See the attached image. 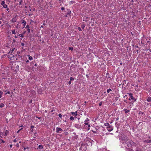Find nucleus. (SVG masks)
Instances as JSON below:
<instances>
[{
	"label": "nucleus",
	"instance_id": "56",
	"mask_svg": "<svg viewBox=\"0 0 151 151\" xmlns=\"http://www.w3.org/2000/svg\"><path fill=\"white\" fill-rule=\"evenodd\" d=\"M1 140L2 141V143H4L5 142L3 140Z\"/></svg>",
	"mask_w": 151,
	"mask_h": 151
},
{
	"label": "nucleus",
	"instance_id": "11",
	"mask_svg": "<svg viewBox=\"0 0 151 151\" xmlns=\"http://www.w3.org/2000/svg\"><path fill=\"white\" fill-rule=\"evenodd\" d=\"M124 111H125V114H127L130 111V110L129 109H124Z\"/></svg>",
	"mask_w": 151,
	"mask_h": 151
},
{
	"label": "nucleus",
	"instance_id": "1",
	"mask_svg": "<svg viewBox=\"0 0 151 151\" xmlns=\"http://www.w3.org/2000/svg\"><path fill=\"white\" fill-rule=\"evenodd\" d=\"M132 141L130 139H127L125 141V143L127 147H132L131 143Z\"/></svg>",
	"mask_w": 151,
	"mask_h": 151
},
{
	"label": "nucleus",
	"instance_id": "31",
	"mask_svg": "<svg viewBox=\"0 0 151 151\" xmlns=\"http://www.w3.org/2000/svg\"><path fill=\"white\" fill-rule=\"evenodd\" d=\"M73 48L72 47H69L68 48V49L69 50H73Z\"/></svg>",
	"mask_w": 151,
	"mask_h": 151
},
{
	"label": "nucleus",
	"instance_id": "3",
	"mask_svg": "<svg viewBox=\"0 0 151 151\" xmlns=\"http://www.w3.org/2000/svg\"><path fill=\"white\" fill-rule=\"evenodd\" d=\"M107 130L109 132H111L113 129V127L110 125L107 127Z\"/></svg>",
	"mask_w": 151,
	"mask_h": 151
},
{
	"label": "nucleus",
	"instance_id": "26",
	"mask_svg": "<svg viewBox=\"0 0 151 151\" xmlns=\"http://www.w3.org/2000/svg\"><path fill=\"white\" fill-rule=\"evenodd\" d=\"M85 25L84 24H83L81 25V27L82 29H84L85 27Z\"/></svg>",
	"mask_w": 151,
	"mask_h": 151
},
{
	"label": "nucleus",
	"instance_id": "27",
	"mask_svg": "<svg viewBox=\"0 0 151 151\" xmlns=\"http://www.w3.org/2000/svg\"><path fill=\"white\" fill-rule=\"evenodd\" d=\"M5 3V1H3L1 2V4L2 5H3Z\"/></svg>",
	"mask_w": 151,
	"mask_h": 151
},
{
	"label": "nucleus",
	"instance_id": "54",
	"mask_svg": "<svg viewBox=\"0 0 151 151\" xmlns=\"http://www.w3.org/2000/svg\"><path fill=\"white\" fill-rule=\"evenodd\" d=\"M14 37L15 38H17V36L16 35H15L14 36Z\"/></svg>",
	"mask_w": 151,
	"mask_h": 151
},
{
	"label": "nucleus",
	"instance_id": "12",
	"mask_svg": "<svg viewBox=\"0 0 151 151\" xmlns=\"http://www.w3.org/2000/svg\"><path fill=\"white\" fill-rule=\"evenodd\" d=\"M144 142L147 143H151V139H147L144 141Z\"/></svg>",
	"mask_w": 151,
	"mask_h": 151
},
{
	"label": "nucleus",
	"instance_id": "41",
	"mask_svg": "<svg viewBox=\"0 0 151 151\" xmlns=\"http://www.w3.org/2000/svg\"><path fill=\"white\" fill-rule=\"evenodd\" d=\"M21 45L22 46H24V44L23 43H22Z\"/></svg>",
	"mask_w": 151,
	"mask_h": 151
},
{
	"label": "nucleus",
	"instance_id": "9",
	"mask_svg": "<svg viewBox=\"0 0 151 151\" xmlns=\"http://www.w3.org/2000/svg\"><path fill=\"white\" fill-rule=\"evenodd\" d=\"M22 23L23 24V26L24 27L26 25V22L24 20H22Z\"/></svg>",
	"mask_w": 151,
	"mask_h": 151
},
{
	"label": "nucleus",
	"instance_id": "36",
	"mask_svg": "<svg viewBox=\"0 0 151 151\" xmlns=\"http://www.w3.org/2000/svg\"><path fill=\"white\" fill-rule=\"evenodd\" d=\"M84 124L85 125H87V126H88V125H90L89 124H88V123L86 122H84Z\"/></svg>",
	"mask_w": 151,
	"mask_h": 151
},
{
	"label": "nucleus",
	"instance_id": "52",
	"mask_svg": "<svg viewBox=\"0 0 151 151\" xmlns=\"http://www.w3.org/2000/svg\"><path fill=\"white\" fill-rule=\"evenodd\" d=\"M34 65L35 66H37V63H35Z\"/></svg>",
	"mask_w": 151,
	"mask_h": 151
},
{
	"label": "nucleus",
	"instance_id": "18",
	"mask_svg": "<svg viewBox=\"0 0 151 151\" xmlns=\"http://www.w3.org/2000/svg\"><path fill=\"white\" fill-rule=\"evenodd\" d=\"M12 34H15L16 32H15V29H14L13 30H12Z\"/></svg>",
	"mask_w": 151,
	"mask_h": 151
},
{
	"label": "nucleus",
	"instance_id": "48",
	"mask_svg": "<svg viewBox=\"0 0 151 151\" xmlns=\"http://www.w3.org/2000/svg\"><path fill=\"white\" fill-rule=\"evenodd\" d=\"M31 128H34V127L33 126H32L31 127Z\"/></svg>",
	"mask_w": 151,
	"mask_h": 151
},
{
	"label": "nucleus",
	"instance_id": "28",
	"mask_svg": "<svg viewBox=\"0 0 151 151\" xmlns=\"http://www.w3.org/2000/svg\"><path fill=\"white\" fill-rule=\"evenodd\" d=\"M136 151H142L139 148L137 147L136 148Z\"/></svg>",
	"mask_w": 151,
	"mask_h": 151
},
{
	"label": "nucleus",
	"instance_id": "49",
	"mask_svg": "<svg viewBox=\"0 0 151 151\" xmlns=\"http://www.w3.org/2000/svg\"><path fill=\"white\" fill-rule=\"evenodd\" d=\"M67 115H66V114H65V115H63V117H65V116H66L67 117Z\"/></svg>",
	"mask_w": 151,
	"mask_h": 151
},
{
	"label": "nucleus",
	"instance_id": "24",
	"mask_svg": "<svg viewBox=\"0 0 151 151\" xmlns=\"http://www.w3.org/2000/svg\"><path fill=\"white\" fill-rule=\"evenodd\" d=\"M70 119L71 120L73 121L74 120V118L73 116H71L70 117Z\"/></svg>",
	"mask_w": 151,
	"mask_h": 151
},
{
	"label": "nucleus",
	"instance_id": "6",
	"mask_svg": "<svg viewBox=\"0 0 151 151\" xmlns=\"http://www.w3.org/2000/svg\"><path fill=\"white\" fill-rule=\"evenodd\" d=\"M75 127L78 129H80L81 128V125L78 124H75Z\"/></svg>",
	"mask_w": 151,
	"mask_h": 151
},
{
	"label": "nucleus",
	"instance_id": "61",
	"mask_svg": "<svg viewBox=\"0 0 151 151\" xmlns=\"http://www.w3.org/2000/svg\"><path fill=\"white\" fill-rule=\"evenodd\" d=\"M26 148H25V147H24V151H25V150H26Z\"/></svg>",
	"mask_w": 151,
	"mask_h": 151
},
{
	"label": "nucleus",
	"instance_id": "45",
	"mask_svg": "<svg viewBox=\"0 0 151 151\" xmlns=\"http://www.w3.org/2000/svg\"><path fill=\"white\" fill-rule=\"evenodd\" d=\"M6 93L9 94H10V92L9 91H8Z\"/></svg>",
	"mask_w": 151,
	"mask_h": 151
},
{
	"label": "nucleus",
	"instance_id": "7",
	"mask_svg": "<svg viewBox=\"0 0 151 151\" xmlns=\"http://www.w3.org/2000/svg\"><path fill=\"white\" fill-rule=\"evenodd\" d=\"M70 114H71L73 116H76L77 115V111L75 112H71Z\"/></svg>",
	"mask_w": 151,
	"mask_h": 151
},
{
	"label": "nucleus",
	"instance_id": "39",
	"mask_svg": "<svg viewBox=\"0 0 151 151\" xmlns=\"http://www.w3.org/2000/svg\"><path fill=\"white\" fill-rule=\"evenodd\" d=\"M61 10L62 11L64 10H65V8L63 7H62L61 8Z\"/></svg>",
	"mask_w": 151,
	"mask_h": 151
},
{
	"label": "nucleus",
	"instance_id": "55",
	"mask_svg": "<svg viewBox=\"0 0 151 151\" xmlns=\"http://www.w3.org/2000/svg\"><path fill=\"white\" fill-rule=\"evenodd\" d=\"M20 130H18L17 132V133H19V132H20Z\"/></svg>",
	"mask_w": 151,
	"mask_h": 151
},
{
	"label": "nucleus",
	"instance_id": "2",
	"mask_svg": "<svg viewBox=\"0 0 151 151\" xmlns=\"http://www.w3.org/2000/svg\"><path fill=\"white\" fill-rule=\"evenodd\" d=\"M129 95L130 96V98L129 99V100H131V99L133 100L134 102L136 101V99L134 98L132 94L131 93H128Z\"/></svg>",
	"mask_w": 151,
	"mask_h": 151
},
{
	"label": "nucleus",
	"instance_id": "37",
	"mask_svg": "<svg viewBox=\"0 0 151 151\" xmlns=\"http://www.w3.org/2000/svg\"><path fill=\"white\" fill-rule=\"evenodd\" d=\"M22 0H21L19 2V5H20L22 4Z\"/></svg>",
	"mask_w": 151,
	"mask_h": 151
},
{
	"label": "nucleus",
	"instance_id": "19",
	"mask_svg": "<svg viewBox=\"0 0 151 151\" xmlns=\"http://www.w3.org/2000/svg\"><path fill=\"white\" fill-rule=\"evenodd\" d=\"M4 106V105L3 103H1L0 104V108H2Z\"/></svg>",
	"mask_w": 151,
	"mask_h": 151
},
{
	"label": "nucleus",
	"instance_id": "23",
	"mask_svg": "<svg viewBox=\"0 0 151 151\" xmlns=\"http://www.w3.org/2000/svg\"><path fill=\"white\" fill-rule=\"evenodd\" d=\"M3 7L4 8H6L7 7V5H6V4H4L3 5Z\"/></svg>",
	"mask_w": 151,
	"mask_h": 151
},
{
	"label": "nucleus",
	"instance_id": "42",
	"mask_svg": "<svg viewBox=\"0 0 151 151\" xmlns=\"http://www.w3.org/2000/svg\"><path fill=\"white\" fill-rule=\"evenodd\" d=\"M101 105H102V102H100L99 104V106H101Z\"/></svg>",
	"mask_w": 151,
	"mask_h": 151
},
{
	"label": "nucleus",
	"instance_id": "47",
	"mask_svg": "<svg viewBox=\"0 0 151 151\" xmlns=\"http://www.w3.org/2000/svg\"><path fill=\"white\" fill-rule=\"evenodd\" d=\"M68 84H69V85L70 84H71V81H70L68 82Z\"/></svg>",
	"mask_w": 151,
	"mask_h": 151
},
{
	"label": "nucleus",
	"instance_id": "14",
	"mask_svg": "<svg viewBox=\"0 0 151 151\" xmlns=\"http://www.w3.org/2000/svg\"><path fill=\"white\" fill-rule=\"evenodd\" d=\"M15 49V48H12V49H11V52H9V54L12 55V52H13L14 50Z\"/></svg>",
	"mask_w": 151,
	"mask_h": 151
},
{
	"label": "nucleus",
	"instance_id": "16",
	"mask_svg": "<svg viewBox=\"0 0 151 151\" xmlns=\"http://www.w3.org/2000/svg\"><path fill=\"white\" fill-rule=\"evenodd\" d=\"M37 136V132H35L34 133V138H35Z\"/></svg>",
	"mask_w": 151,
	"mask_h": 151
},
{
	"label": "nucleus",
	"instance_id": "17",
	"mask_svg": "<svg viewBox=\"0 0 151 151\" xmlns=\"http://www.w3.org/2000/svg\"><path fill=\"white\" fill-rule=\"evenodd\" d=\"M38 148L40 149H42L43 148V146L42 145H39L38 146Z\"/></svg>",
	"mask_w": 151,
	"mask_h": 151
},
{
	"label": "nucleus",
	"instance_id": "64",
	"mask_svg": "<svg viewBox=\"0 0 151 151\" xmlns=\"http://www.w3.org/2000/svg\"><path fill=\"white\" fill-rule=\"evenodd\" d=\"M23 129L22 128H21L20 129H19L20 131L21 130H22Z\"/></svg>",
	"mask_w": 151,
	"mask_h": 151
},
{
	"label": "nucleus",
	"instance_id": "30",
	"mask_svg": "<svg viewBox=\"0 0 151 151\" xmlns=\"http://www.w3.org/2000/svg\"><path fill=\"white\" fill-rule=\"evenodd\" d=\"M9 133V131H7V130H6V131L5 133V135H6L7 134H8Z\"/></svg>",
	"mask_w": 151,
	"mask_h": 151
},
{
	"label": "nucleus",
	"instance_id": "13",
	"mask_svg": "<svg viewBox=\"0 0 151 151\" xmlns=\"http://www.w3.org/2000/svg\"><path fill=\"white\" fill-rule=\"evenodd\" d=\"M16 20H17V19H16V18L15 17V18H13L11 20V21H12V22L13 23H14V22H16Z\"/></svg>",
	"mask_w": 151,
	"mask_h": 151
},
{
	"label": "nucleus",
	"instance_id": "22",
	"mask_svg": "<svg viewBox=\"0 0 151 151\" xmlns=\"http://www.w3.org/2000/svg\"><path fill=\"white\" fill-rule=\"evenodd\" d=\"M112 90L110 88H109V89H108L107 90V92L108 93H109Z\"/></svg>",
	"mask_w": 151,
	"mask_h": 151
},
{
	"label": "nucleus",
	"instance_id": "44",
	"mask_svg": "<svg viewBox=\"0 0 151 151\" xmlns=\"http://www.w3.org/2000/svg\"><path fill=\"white\" fill-rule=\"evenodd\" d=\"M16 146L17 147H19V144L18 143H17L16 144Z\"/></svg>",
	"mask_w": 151,
	"mask_h": 151
},
{
	"label": "nucleus",
	"instance_id": "50",
	"mask_svg": "<svg viewBox=\"0 0 151 151\" xmlns=\"http://www.w3.org/2000/svg\"><path fill=\"white\" fill-rule=\"evenodd\" d=\"M9 146H10V148H12V145H10Z\"/></svg>",
	"mask_w": 151,
	"mask_h": 151
},
{
	"label": "nucleus",
	"instance_id": "59",
	"mask_svg": "<svg viewBox=\"0 0 151 151\" xmlns=\"http://www.w3.org/2000/svg\"><path fill=\"white\" fill-rule=\"evenodd\" d=\"M26 63H27L29 62V60H27L26 61Z\"/></svg>",
	"mask_w": 151,
	"mask_h": 151
},
{
	"label": "nucleus",
	"instance_id": "62",
	"mask_svg": "<svg viewBox=\"0 0 151 151\" xmlns=\"http://www.w3.org/2000/svg\"><path fill=\"white\" fill-rule=\"evenodd\" d=\"M118 119H119V118H117L116 119V120L117 121L118 120Z\"/></svg>",
	"mask_w": 151,
	"mask_h": 151
},
{
	"label": "nucleus",
	"instance_id": "8",
	"mask_svg": "<svg viewBox=\"0 0 151 151\" xmlns=\"http://www.w3.org/2000/svg\"><path fill=\"white\" fill-rule=\"evenodd\" d=\"M67 10H68V12L67 13V14L69 15V16L71 17V11L69 9H68Z\"/></svg>",
	"mask_w": 151,
	"mask_h": 151
},
{
	"label": "nucleus",
	"instance_id": "58",
	"mask_svg": "<svg viewBox=\"0 0 151 151\" xmlns=\"http://www.w3.org/2000/svg\"><path fill=\"white\" fill-rule=\"evenodd\" d=\"M6 8V10L7 11H8V10H9V8H7H7Z\"/></svg>",
	"mask_w": 151,
	"mask_h": 151
},
{
	"label": "nucleus",
	"instance_id": "53",
	"mask_svg": "<svg viewBox=\"0 0 151 151\" xmlns=\"http://www.w3.org/2000/svg\"><path fill=\"white\" fill-rule=\"evenodd\" d=\"M13 142H17V140L15 139L13 140Z\"/></svg>",
	"mask_w": 151,
	"mask_h": 151
},
{
	"label": "nucleus",
	"instance_id": "34",
	"mask_svg": "<svg viewBox=\"0 0 151 151\" xmlns=\"http://www.w3.org/2000/svg\"><path fill=\"white\" fill-rule=\"evenodd\" d=\"M27 31L28 32V33H29L30 32V29L29 28L27 29Z\"/></svg>",
	"mask_w": 151,
	"mask_h": 151
},
{
	"label": "nucleus",
	"instance_id": "5",
	"mask_svg": "<svg viewBox=\"0 0 151 151\" xmlns=\"http://www.w3.org/2000/svg\"><path fill=\"white\" fill-rule=\"evenodd\" d=\"M91 127L90 125H88L87 126H84L83 127L84 129L87 130H89Z\"/></svg>",
	"mask_w": 151,
	"mask_h": 151
},
{
	"label": "nucleus",
	"instance_id": "10",
	"mask_svg": "<svg viewBox=\"0 0 151 151\" xmlns=\"http://www.w3.org/2000/svg\"><path fill=\"white\" fill-rule=\"evenodd\" d=\"M131 145H132V147H136L137 145V144L136 143H135L133 141H132V142L131 143Z\"/></svg>",
	"mask_w": 151,
	"mask_h": 151
},
{
	"label": "nucleus",
	"instance_id": "29",
	"mask_svg": "<svg viewBox=\"0 0 151 151\" xmlns=\"http://www.w3.org/2000/svg\"><path fill=\"white\" fill-rule=\"evenodd\" d=\"M74 78L72 77H71L70 78V81H73L74 80Z\"/></svg>",
	"mask_w": 151,
	"mask_h": 151
},
{
	"label": "nucleus",
	"instance_id": "38",
	"mask_svg": "<svg viewBox=\"0 0 151 151\" xmlns=\"http://www.w3.org/2000/svg\"><path fill=\"white\" fill-rule=\"evenodd\" d=\"M139 114H144L143 112H142L141 111H139Z\"/></svg>",
	"mask_w": 151,
	"mask_h": 151
},
{
	"label": "nucleus",
	"instance_id": "57",
	"mask_svg": "<svg viewBox=\"0 0 151 151\" xmlns=\"http://www.w3.org/2000/svg\"><path fill=\"white\" fill-rule=\"evenodd\" d=\"M92 131L94 133H96V131H93V130H92Z\"/></svg>",
	"mask_w": 151,
	"mask_h": 151
},
{
	"label": "nucleus",
	"instance_id": "63",
	"mask_svg": "<svg viewBox=\"0 0 151 151\" xmlns=\"http://www.w3.org/2000/svg\"><path fill=\"white\" fill-rule=\"evenodd\" d=\"M2 23V22L0 21V24Z\"/></svg>",
	"mask_w": 151,
	"mask_h": 151
},
{
	"label": "nucleus",
	"instance_id": "32",
	"mask_svg": "<svg viewBox=\"0 0 151 151\" xmlns=\"http://www.w3.org/2000/svg\"><path fill=\"white\" fill-rule=\"evenodd\" d=\"M89 121V119L88 118H87L85 120L84 122H87Z\"/></svg>",
	"mask_w": 151,
	"mask_h": 151
},
{
	"label": "nucleus",
	"instance_id": "40",
	"mask_svg": "<svg viewBox=\"0 0 151 151\" xmlns=\"http://www.w3.org/2000/svg\"><path fill=\"white\" fill-rule=\"evenodd\" d=\"M26 28H27V29H28V28H29V25H27L26 27Z\"/></svg>",
	"mask_w": 151,
	"mask_h": 151
},
{
	"label": "nucleus",
	"instance_id": "51",
	"mask_svg": "<svg viewBox=\"0 0 151 151\" xmlns=\"http://www.w3.org/2000/svg\"><path fill=\"white\" fill-rule=\"evenodd\" d=\"M37 118L38 119H39L40 120L41 119V118L40 117H37Z\"/></svg>",
	"mask_w": 151,
	"mask_h": 151
},
{
	"label": "nucleus",
	"instance_id": "35",
	"mask_svg": "<svg viewBox=\"0 0 151 151\" xmlns=\"http://www.w3.org/2000/svg\"><path fill=\"white\" fill-rule=\"evenodd\" d=\"M78 29L79 30V31H81L82 30L81 28L80 27H78Z\"/></svg>",
	"mask_w": 151,
	"mask_h": 151
},
{
	"label": "nucleus",
	"instance_id": "4",
	"mask_svg": "<svg viewBox=\"0 0 151 151\" xmlns=\"http://www.w3.org/2000/svg\"><path fill=\"white\" fill-rule=\"evenodd\" d=\"M62 129L58 127H57L56 128V132L57 133H61V132L63 131Z\"/></svg>",
	"mask_w": 151,
	"mask_h": 151
},
{
	"label": "nucleus",
	"instance_id": "21",
	"mask_svg": "<svg viewBox=\"0 0 151 151\" xmlns=\"http://www.w3.org/2000/svg\"><path fill=\"white\" fill-rule=\"evenodd\" d=\"M104 124V125L106 126H107V127H108L109 125V123H105Z\"/></svg>",
	"mask_w": 151,
	"mask_h": 151
},
{
	"label": "nucleus",
	"instance_id": "46",
	"mask_svg": "<svg viewBox=\"0 0 151 151\" xmlns=\"http://www.w3.org/2000/svg\"><path fill=\"white\" fill-rule=\"evenodd\" d=\"M3 94V92L0 91V95H2Z\"/></svg>",
	"mask_w": 151,
	"mask_h": 151
},
{
	"label": "nucleus",
	"instance_id": "43",
	"mask_svg": "<svg viewBox=\"0 0 151 151\" xmlns=\"http://www.w3.org/2000/svg\"><path fill=\"white\" fill-rule=\"evenodd\" d=\"M20 52H19V51H18V52H17V54H18V56H19V54H20Z\"/></svg>",
	"mask_w": 151,
	"mask_h": 151
},
{
	"label": "nucleus",
	"instance_id": "20",
	"mask_svg": "<svg viewBox=\"0 0 151 151\" xmlns=\"http://www.w3.org/2000/svg\"><path fill=\"white\" fill-rule=\"evenodd\" d=\"M28 56H29V60H33V58L32 56H30L29 55Z\"/></svg>",
	"mask_w": 151,
	"mask_h": 151
},
{
	"label": "nucleus",
	"instance_id": "15",
	"mask_svg": "<svg viewBox=\"0 0 151 151\" xmlns=\"http://www.w3.org/2000/svg\"><path fill=\"white\" fill-rule=\"evenodd\" d=\"M147 101L148 102H150L151 101V97H149L147 99Z\"/></svg>",
	"mask_w": 151,
	"mask_h": 151
},
{
	"label": "nucleus",
	"instance_id": "25",
	"mask_svg": "<svg viewBox=\"0 0 151 151\" xmlns=\"http://www.w3.org/2000/svg\"><path fill=\"white\" fill-rule=\"evenodd\" d=\"M18 36H19L20 37H24V34H20L18 35Z\"/></svg>",
	"mask_w": 151,
	"mask_h": 151
},
{
	"label": "nucleus",
	"instance_id": "60",
	"mask_svg": "<svg viewBox=\"0 0 151 151\" xmlns=\"http://www.w3.org/2000/svg\"><path fill=\"white\" fill-rule=\"evenodd\" d=\"M127 95H125L124 96V98H125V97H127Z\"/></svg>",
	"mask_w": 151,
	"mask_h": 151
},
{
	"label": "nucleus",
	"instance_id": "33",
	"mask_svg": "<svg viewBox=\"0 0 151 151\" xmlns=\"http://www.w3.org/2000/svg\"><path fill=\"white\" fill-rule=\"evenodd\" d=\"M59 116L61 118L62 117V115L61 114H58Z\"/></svg>",
	"mask_w": 151,
	"mask_h": 151
}]
</instances>
